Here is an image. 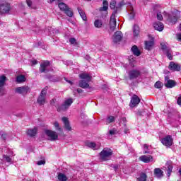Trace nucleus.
<instances>
[{"label":"nucleus","mask_w":181,"mask_h":181,"mask_svg":"<svg viewBox=\"0 0 181 181\" xmlns=\"http://www.w3.org/2000/svg\"><path fill=\"white\" fill-rule=\"evenodd\" d=\"M124 5H125V3L124 1L119 2L116 6V9L112 13L109 22L110 33H112V32L115 31V29H117V20H115V14L117 13V12H118V10L120 9V8H122V6H124Z\"/></svg>","instance_id":"obj_1"},{"label":"nucleus","mask_w":181,"mask_h":181,"mask_svg":"<svg viewBox=\"0 0 181 181\" xmlns=\"http://www.w3.org/2000/svg\"><path fill=\"white\" fill-rule=\"evenodd\" d=\"M78 76L80 78H82V80H86V82L84 81H80L79 87H81V88H88V87H90V85L88 84V83L91 81V76H90V74L83 73V74H80Z\"/></svg>","instance_id":"obj_2"},{"label":"nucleus","mask_w":181,"mask_h":181,"mask_svg":"<svg viewBox=\"0 0 181 181\" xmlns=\"http://www.w3.org/2000/svg\"><path fill=\"white\" fill-rule=\"evenodd\" d=\"M72 104H73V99L68 98V99L65 100L64 102L63 103V104H62L61 105H58V106H55V107H56L57 111H58V112H62V111L66 112V110H68Z\"/></svg>","instance_id":"obj_3"},{"label":"nucleus","mask_w":181,"mask_h":181,"mask_svg":"<svg viewBox=\"0 0 181 181\" xmlns=\"http://www.w3.org/2000/svg\"><path fill=\"white\" fill-rule=\"evenodd\" d=\"M112 156V150L110 148H105L100 153V156L101 160L105 162V160H110L111 156Z\"/></svg>","instance_id":"obj_4"},{"label":"nucleus","mask_w":181,"mask_h":181,"mask_svg":"<svg viewBox=\"0 0 181 181\" xmlns=\"http://www.w3.org/2000/svg\"><path fill=\"white\" fill-rule=\"evenodd\" d=\"M46 94H47V90L46 89H42L40 93V95L37 100L40 105H45L46 103Z\"/></svg>","instance_id":"obj_5"},{"label":"nucleus","mask_w":181,"mask_h":181,"mask_svg":"<svg viewBox=\"0 0 181 181\" xmlns=\"http://www.w3.org/2000/svg\"><path fill=\"white\" fill-rule=\"evenodd\" d=\"M45 134L48 136L49 141H57L59 139V134L57 132L52 130H45Z\"/></svg>","instance_id":"obj_6"},{"label":"nucleus","mask_w":181,"mask_h":181,"mask_svg":"<svg viewBox=\"0 0 181 181\" xmlns=\"http://www.w3.org/2000/svg\"><path fill=\"white\" fill-rule=\"evenodd\" d=\"M161 143L165 146H172L173 145V138H172V136L167 135L164 138L161 139Z\"/></svg>","instance_id":"obj_7"},{"label":"nucleus","mask_w":181,"mask_h":181,"mask_svg":"<svg viewBox=\"0 0 181 181\" xmlns=\"http://www.w3.org/2000/svg\"><path fill=\"white\" fill-rule=\"evenodd\" d=\"M164 86L167 88H173V87L176 86V81L173 80H170L169 78V76H166L165 77Z\"/></svg>","instance_id":"obj_8"},{"label":"nucleus","mask_w":181,"mask_h":181,"mask_svg":"<svg viewBox=\"0 0 181 181\" xmlns=\"http://www.w3.org/2000/svg\"><path fill=\"white\" fill-rule=\"evenodd\" d=\"M168 69L170 71H180L181 66L180 64L175 63V62H170L168 65Z\"/></svg>","instance_id":"obj_9"},{"label":"nucleus","mask_w":181,"mask_h":181,"mask_svg":"<svg viewBox=\"0 0 181 181\" xmlns=\"http://www.w3.org/2000/svg\"><path fill=\"white\" fill-rule=\"evenodd\" d=\"M11 11V5L8 3L1 4L0 5V13L4 15V13H8Z\"/></svg>","instance_id":"obj_10"},{"label":"nucleus","mask_w":181,"mask_h":181,"mask_svg":"<svg viewBox=\"0 0 181 181\" xmlns=\"http://www.w3.org/2000/svg\"><path fill=\"white\" fill-rule=\"evenodd\" d=\"M139 103H141V99L139 97H138L136 95H134L131 98L129 105L132 108H134V107H136Z\"/></svg>","instance_id":"obj_11"},{"label":"nucleus","mask_w":181,"mask_h":181,"mask_svg":"<svg viewBox=\"0 0 181 181\" xmlns=\"http://www.w3.org/2000/svg\"><path fill=\"white\" fill-rule=\"evenodd\" d=\"M50 66V62L49 61H45L40 64V73H48L49 70L47 69V67Z\"/></svg>","instance_id":"obj_12"},{"label":"nucleus","mask_w":181,"mask_h":181,"mask_svg":"<svg viewBox=\"0 0 181 181\" xmlns=\"http://www.w3.org/2000/svg\"><path fill=\"white\" fill-rule=\"evenodd\" d=\"M122 40V33L121 31H117L113 36V43H119Z\"/></svg>","instance_id":"obj_13"},{"label":"nucleus","mask_w":181,"mask_h":181,"mask_svg":"<svg viewBox=\"0 0 181 181\" xmlns=\"http://www.w3.org/2000/svg\"><path fill=\"white\" fill-rule=\"evenodd\" d=\"M141 76V71L138 70H132L129 72V77L130 80H134L135 78H138Z\"/></svg>","instance_id":"obj_14"},{"label":"nucleus","mask_w":181,"mask_h":181,"mask_svg":"<svg viewBox=\"0 0 181 181\" xmlns=\"http://www.w3.org/2000/svg\"><path fill=\"white\" fill-rule=\"evenodd\" d=\"M13 156V151H9L8 154L3 156V159L6 162H8V163H12V162H13L12 157Z\"/></svg>","instance_id":"obj_15"},{"label":"nucleus","mask_w":181,"mask_h":181,"mask_svg":"<svg viewBox=\"0 0 181 181\" xmlns=\"http://www.w3.org/2000/svg\"><path fill=\"white\" fill-rule=\"evenodd\" d=\"M62 122H64V128L66 131H71V126H70V122H69V118H67L66 117H63Z\"/></svg>","instance_id":"obj_16"},{"label":"nucleus","mask_w":181,"mask_h":181,"mask_svg":"<svg viewBox=\"0 0 181 181\" xmlns=\"http://www.w3.org/2000/svg\"><path fill=\"white\" fill-rule=\"evenodd\" d=\"M165 168L167 169V175L169 177L172 175V170H173V163L171 161H168L165 163Z\"/></svg>","instance_id":"obj_17"},{"label":"nucleus","mask_w":181,"mask_h":181,"mask_svg":"<svg viewBox=\"0 0 181 181\" xmlns=\"http://www.w3.org/2000/svg\"><path fill=\"white\" fill-rule=\"evenodd\" d=\"M28 91H29L28 86H21L16 89V93H18V94H26Z\"/></svg>","instance_id":"obj_18"},{"label":"nucleus","mask_w":181,"mask_h":181,"mask_svg":"<svg viewBox=\"0 0 181 181\" xmlns=\"http://www.w3.org/2000/svg\"><path fill=\"white\" fill-rule=\"evenodd\" d=\"M139 159L141 162H144V163H149V162L153 160V157L152 156H141L139 157Z\"/></svg>","instance_id":"obj_19"},{"label":"nucleus","mask_w":181,"mask_h":181,"mask_svg":"<svg viewBox=\"0 0 181 181\" xmlns=\"http://www.w3.org/2000/svg\"><path fill=\"white\" fill-rule=\"evenodd\" d=\"M153 28L154 29H156V30H158V32H162V30H163V23H162L161 22H156L153 23Z\"/></svg>","instance_id":"obj_20"},{"label":"nucleus","mask_w":181,"mask_h":181,"mask_svg":"<svg viewBox=\"0 0 181 181\" xmlns=\"http://www.w3.org/2000/svg\"><path fill=\"white\" fill-rule=\"evenodd\" d=\"M37 134V127H34L33 129H28L27 130V135L29 136L33 137L36 136V134Z\"/></svg>","instance_id":"obj_21"},{"label":"nucleus","mask_w":181,"mask_h":181,"mask_svg":"<svg viewBox=\"0 0 181 181\" xmlns=\"http://www.w3.org/2000/svg\"><path fill=\"white\" fill-rule=\"evenodd\" d=\"M6 80L8 79L6 78V76H5V75H2L1 76H0V95H2L1 91H2V87L5 86Z\"/></svg>","instance_id":"obj_22"},{"label":"nucleus","mask_w":181,"mask_h":181,"mask_svg":"<svg viewBox=\"0 0 181 181\" xmlns=\"http://www.w3.org/2000/svg\"><path fill=\"white\" fill-rule=\"evenodd\" d=\"M146 179H148V175L144 172L140 173L136 177L138 181H146Z\"/></svg>","instance_id":"obj_23"},{"label":"nucleus","mask_w":181,"mask_h":181,"mask_svg":"<svg viewBox=\"0 0 181 181\" xmlns=\"http://www.w3.org/2000/svg\"><path fill=\"white\" fill-rule=\"evenodd\" d=\"M155 45V42H153V40L151 41H146L145 42V49L146 50H152V47H153V45Z\"/></svg>","instance_id":"obj_24"},{"label":"nucleus","mask_w":181,"mask_h":181,"mask_svg":"<svg viewBox=\"0 0 181 181\" xmlns=\"http://www.w3.org/2000/svg\"><path fill=\"white\" fill-rule=\"evenodd\" d=\"M140 28L139 25L134 24L133 26V35L135 37H138L139 36Z\"/></svg>","instance_id":"obj_25"},{"label":"nucleus","mask_w":181,"mask_h":181,"mask_svg":"<svg viewBox=\"0 0 181 181\" xmlns=\"http://www.w3.org/2000/svg\"><path fill=\"white\" fill-rule=\"evenodd\" d=\"M154 175L158 177V179H160L162 176H163V171L160 170V168H155L154 169Z\"/></svg>","instance_id":"obj_26"},{"label":"nucleus","mask_w":181,"mask_h":181,"mask_svg":"<svg viewBox=\"0 0 181 181\" xmlns=\"http://www.w3.org/2000/svg\"><path fill=\"white\" fill-rule=\"evenodd\" d=\"M99 11H100V12H106V11H108V1H103V7H100Z\"/></svg>","instance_id":"obj_27"},{"label":"nucleus","mask_w":181,"mask_h":181,"mask_svg":"<svg viewBox=\"0 0 181 181\" xmlns=\"http://www.w3.org/2000/svg\"><path fill=\"white\" fill-rule=\"evenodd\" d=\"M78 12L85 22H87V16L86 15V13H84V11H83L80 7H78Z\"/></svg>","instance_id":"obj_28"},{"label":"nucleus","mask_w":181,"mask_h":181,"mask_svg":"<svg viewBox=\"0 0 181 181\" xmlns=\"http://www.w3.org/2000/svg\"><path fill=\"white\" fill-rule=\"evenodd\" d=\"M132 52L134 56H141V51H139V49H138L136 45H134L132 47Z\"/></svg>","instance_id":"obj_29"},{"label":"nucleus","mask_w":181,"mask_h":181,"mask_svg":"<svg viewBox=\"0 0 181 181\" xmlns=\"http://www.w3.org/2000/svg\"><path fill=\"white\" fill-rule=\"evenodd\" d=\"M94 26L97 29H101L103 28V21L100 19H97L94 22Z\"/></svg>","instance_id":"obj_30"},{"label":"nucleus","mask_w":181,"mask_h":181,"mask_svg":"<svg viewBox=\"0 0 181 181\" xmlns=\"http://www.w3.org/2000/svg\"><path fill=\"white\" fill-rule=\"evenodd\" d=\"M86 146H88V148H91V149H93V151H95V149H98V147H97V144L94 142H90L88 141L86 143Z\"/></svg>","instance_id":"obj_31"},{"label":"nucleus","mask_w":181,"mask_h":181,"mask_svg":"<svg viewBox=\"0 0 181 181\" xmlns=\"http://www.w3.org/2000/svg\"><path fill=\"white\" fill-rule=\"evenodd\" d=\"M164 53L169 60H173V55H172L173 52L172 51V49L170 48V49H167Z\"/></svg>","instance_id":"obj_32"},{"label":"nucleus","mask_w":181,"mask_h":181,"mask_svg":"<svg viewBox=\"0 0 181 181\" xmlns=\"http://www.w3.org/2000/svg\"><path fill=\"white\" fill-rule=\"evenodd\" d=\"M58 6L60 11H62V12H64L69 8V6H67L66 4L63 2L59 3Z\"/></svg>","instance_id":"obj_33"},{"label":"nucleus","mask_w":181,"mask_h":181,"mask_svg":"<svg viewBox=\"0 0 181 181\" xmlns=\"http://www.w3.org/2000/svg\"><path fill=\"white\" fill-rule=\"evenodd\" d=\"M16 81L17 83H23L26 81V77L25 75H19L16 77Z\"/></svg>","instance_id":"obj_34"},{"label":"nucleus","mask_w":181,"mask_h":181,"mask_svg":"<svg viewBox=\"0 0 181 181\" xmlns=\"http://www.w3.org/2000/svg\"><path fill=\"white\" fill-rule=\"evenodd\" d=\"M64 13H65V15L68 16L69 18H73V10H71L70 7H68L66 10L64 11Z\"/></svg>","instance_id":"obj_35"},{"label":"nucleus","mask_w":181,"mask_h":181,"mask_svg":"<svg viewBox=\"0 0 181 181\" xmlns=\"http://www.w3.org/2000/svg\"><path fill=\"white\" fill-rule=\"evenodd\" d=\"M168 19L171 23H176L177 22V17L176 16V14L169 16Z\"/></svg>","instance_id":"obj_36"},{"label":"nucleus","mask_w":181,"mask_h":181,"mask_svg":"<svg viewBox=\"0 0 181 181\" xmlns=\"http://www.w3.org/2000/svg\"><path fill=\"white\" fill-rule=\"evenodd\" d=\"M110 8L115 11V9H117V1L112 0L110 3Z\"/></svg>","instance_id":"obj_37"},{"label":"nucleus","mask_w":181,"mask_h":181,"mask_svg":"<svg viewBox=\"0 0 181 181\" xmlns=\"http://www.w3.org/2000/svg\"><path fill=\"white\" fill-rule=\"evenodd\" d=\"M58 180H59V181H67V177L66 176V175H64L63 173H59L58 175Z\"/></svg>","instance_id":"obj_38"},{"label":"nucleus","mask_w":181,"mask_h":181,"mask_svg":"<svg viewBox=\"0 0 181 181\" xmlns=\"http://www.w3.org/2000/svg\"><path fill=\"white\" fill-rule=\"evenodd\" d=\"M112 122H115V117L114 116H109L106 119V124H111Z\"/></svg>","instance_id":"obj_39"},{"label":"nucleus","mask_w":181,"mask_h":181,"mask_svg":"<svg viewBox=\"0 0 181 181\" xmlns=\"http://www.w3.org/2000/svg\"><path fill=\"white\" fill-rule=\"evenodd\" d=\"M160 46H161V49L162 50L165 52H167L168 50H169L170 49V47H168V45H166V43L165 42H161L160 43Z\"/></svg>","instance_id":"obj_40"},{"label":"nucleus","mask_w":181,"mask_h":181,"mask_svg":"<svg viewBox=\"0 0 181 181\" xmlns=\"http://www.w3.org/2000/svg\"><path fill=\"white\" fill-rule=\"evenodd\" d=\"M84 90H83V89L81 88H78V89H74L73 90V93H74V95H75V97H77V93L78 94H83Z\"/></svg>","instance_id":"obj_41"},{"label":"nucleus","mask_w":181,"mask_h":181,"mask_svg":"<svg viewBox=\"0 0 181 181\" xmlns=\"http://www.w3.org/2000/svg\"><path fill=\"white\" fill-rule=\"evenodd\" d=\"M153 11L156 12V13L160 12V6L158 4L154 5L153 7Z\"/></svg>","instance_id":"obj_42"},{"label":"nucleus","mask_w":181,"mask_h":181,"mask_svg":"<svg viewBox=\"0 0 181 181\" xmlns=\"http://www.w3.org/2000/svg\"><path fill=\"white\" fill-rule=\"evenodd\" d=\"M54 126L55 127V129H57V131H59V132H62V131H63V129L60 127V124H59L58 122H55L54 123Z\"/></svg>","instance_id":"obj_43"},{"label":"nucleus","mask_w":181,"mask_h":181,"mask_svg":"<svg viewBox=\"0 0 181 181\" xmlns=\"http://www.w3.org/2000/svg\"><path fill=\"white\" fill-rule=\"evenodd\" d=\"M1 135V139H3V141H6V137L8 136V134L4 132H0Z\"/></svg>","instance_id":"obj_44"},{"label":"nucleus","mask_w":181,"mask_h":181,"mask_svg":"<svg viewBox=\"0 0 181 181\" xmlns=\"http://www.w3.org/2000/svg\"><path fill=\"white\" fill-rule=\"evenodd\" d=\"M163 86V83H162V82L160 81H157L154 87L156 88H162V86Z\"/></svg>","instance_id":"obj_45"},{"label":"nucleus","mask_w":181,"mask_h":181,"mask_svg":"<svg viewBox=\"0 0 181 181\" xmlns=\"http://www.w3.org/2000/svg\"><path fill=\"white\" fill-rule=\"evenodd\" d=\"M148 148H149V146H148V144L144 145V153H151V151H148Z\"/></svg>","instance_id":"obj_46"},{"label":"nucleus","mask_w":181,"mask_h":181,"mask_svg":"<svg viewBox=\"0 0 181 181\" xmlns=\"http://www.w3.org/2000/svg\"><path fill=\"white\" fill-rule=\"evenodd\" d=\"M157 19L158 21H163V16H162V13L159 11V13H157Z\"/></svg>","instance_id":"obj_47"},{"label":"nucleus","mask_w":181,"mask_h":181,"mask_svg":"<svg viewBox=\"0 0 181 181\" xmlns=\"http://www.w3.org/2000/svg\"><path fill=\"white\" fill-rule=\"evenodd\" d=\"M115 134H117V129H112L109 130V135H115Z\"/></svg>","instance_id":"obj_48"},{"label":"nucleus","mask_w":181,"mask_h":181,"mask_svg":"<svg viewBox=\"0 0 181 181\" xmlns=\"http://www.w3.org/2000/svg\"><path fill=\"white\" fill-rule=\"evenodd\" d=\"M46 163V160H41L37 162V165H38V166H41V165H45Z\"/></svg>","instance_id":"obj_49"},{"label":"nucleus","mask_w":181,"mask_h":181,"mask_svg":"<svg viewBox=\"0 0 181 181\" xmlns=\"http://www.w3.org/2000/svg\"><path fill=\"white\" fill-rule=\"evenodd\" d=\"M69 42L71 43V45H76V38H70L69 39Z\"/></svg>","instance_id":"obj_50"},{"label":"nucleus","mask_w":181,"mask_h":181,"mask_svg":"<svg viewBox=\"0 0 181 181\" xmlns=\"http://www.w3.org/2000/svg\"><path fill=\"white\" fill-rule=\"evenodd\" d=\"M50 105L53 107H56V99H52L50 100Z\"/></svg>","instance_id":"obj_51"},{"label":"nucleus","mask_w":181,"mask_h":181,"mask_svg":"<svg viewBox=\"0 0 181 181\" xmlns=\"http://www.w3.org/2000/svg\"><path fill=\"white\" fill-rule=\"evenodd\" d=\"M27 5L30 8L32 6V1L26 0Z\"/></svg>","instance_id":"obj_52"},{"label":"nucleus","mask_w":181,"mask_h":181,"mask_svg":"<svg viewBox=\"0 0 181 181\" xmlns=\"http://www.w3.org/2000/svg\"><path fill=\"white\" fill-rule=\"evenodd\" d=\"M112 167L113 168L115 172H117V170H118V165H112Z\"/></svg>","instance_id":"obj_53"},{"label":"nucleus","mask_w":181,"mask_h":181,"mask_svg":"<svg viewBox=\"0 0 181 181\" xmlns=\"http://www.w3.org/2000/svg\"><path fill=\"white\" fill-rule=\"evenodd\" d=\"M177 103L178 105H181V96H179L177 100Z\"/></svg>","instance_id":"obj_54"},{"label":"nucleus","mask_w":181,"mask_h":181,"mask_svg":"<svg viewBox=\"0 0 181 181\" xmlns=\"http://www.w3.org/2000/svg\"><path fill=\"white\" fill-rule=\"evenodd\" d=\"M145 112V110H143L142 111L138 112V115H144V113Z\"/></svg>","instance_id":"obj_55"},{"label":"nucleus","mask_w":181,"mask_h":181,"mask_svg":"<svg viewBox=\"0 0 181 181\" xmlns=\"http://www.w3.org/2000/svg\"><path fill=\"white\" fill-rule=\"evenodd\" d=\"M177 40H179V42H181V33L177 34Z\"/></svg>","instance_id":"obj_56"},{"label":"nucleus","mask_w":181,"mask_h":181,"mask_svg":"<svg viewBox=\"0 0 181 181\" xmlns=\"http://www.w3.org/2000/svg\"><path fill=\"white\" fill-rule=\"evenodd\" d=\"M64 80H65L67 83H69V84H71V86H73V83L71 82V81L67 80L66 78H64Z\"/></svg>","instance_id":"obj_57"},{"label":"nucleus","mask_w":181,"mask_h":181,"mask_svg":"<svg viewBox=\"0 0 181 181\" xmlns=\"http://www.w3.org/2000/svg\"><path fill=\"white\" fill-rule=\"evenodd\" d=\"M121 121H122V122H127V118L126 117H122Z\"/></svg>","instance_id":"obj_58"},{"label":"nucleus","mask_w":181,"mask_h":181,"mask_svg":"<svg viewBox=\"0 0 181 181\" xmlns=\"http://www.w3.org/2000/svg\"><path fill=\"white\" fill-rule=\"evenodd\" d=\"M124 134H128V132H129V129H124Z\"/></svg>","instance_id":"obj_59"},{"label":"nucleus","mask_w":181,"mask_h":181,"mask_svg":"<svg viewBox=\"0 0 181 181\" xmlns=\"http://www.w3.org/2000/svg\"><path fill=\"white\" fill-rule=\"evenodd\" d=\"M33 64H37V61L33 60L32 61Z\"/></svg>","instance_id":"obj_60"},{"label":"nucleus","mask_w":181,"mask_h":181,"mask_svg":"<svg viewBox=\"0 0 181 181\" xmlns=\"http://www.w3.org/2000/svg\"><path fill=\"white\" fill-rule=\"evenodd\" d=\"M164 73H165V74H169V73H170V72L168 70H165Z\"/></svg>","instance_id":"obj_61"},{"label":"nucleus","mask_w":181,"mask_h":181,"mask_svg":"<svg viewBox=\"0 0 181 181\" xmlns=\"http://www.w3.org/2000/svg\"><path fill=\"white\" fill-rule=\"evenodd\" d=\"M85 59H86V60H88V59H90V56H89V55H86V56L85 57Z\"/></svg>","instance_id":"obj_62"},{"label":"nucleus","mask_w":181,"mask_h":181,"mask_svg":"<svg viewBox=\"0 0 181 181\" xmlns=\"http://www.w3.org/2000/svg\"><path fill=\"white\" fill-rule=\"evenodd\" d=\"M48 78L51 80V81H54V80L52 79V76H49Z\"/></svg>","instance_id":"obj_63"},{"label":"nucleus","mask_w":181,"mask_h":181,"mask_svg":"<svg viewBox=\"0 0 181 181\" xmlns=\"http://www.w3.org/2000/svg\"><path fill=\"white\" fill-rule=\"evenodd\" d=\"M134 16H130V20H131V21H132V19H134Z\"/></svg>","instance_id":"obj_64"}]
</instances>
